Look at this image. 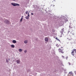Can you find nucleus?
I'll list each match as a JSON object with an SVG mask.
<instances>
[{
    "label": "nucleus",
    "instance_id": "18",
    "mask_svg": "<svg viewBox=\"0 0 76 76\" xmlns=\"http://www.w3.org/2000/svg\"><path fill=\"white\" fill-rule=\"evenodd\" d=\"M26 52H27V50H25V51H24V53H26Z\"/></svg>",
    "mask_w": 76,
    "mask_h": 76
},
{
    "label": "nucleus",
    "instance_id": "16",
    "mask_svg": "<svg viewBox=\"0 0 76 76\" xmlns=\"http://www.w3.org/2000/svg\"><path fill=\"white\" fill-rule=\"evenodd\" d=\"M22 20H23V18H22L20 20V22H22Z\"/></svg>",
    "mask_w": 76,
    "mask_h": 76
},
{
    "label": "nucleus",
    "instance_id": "6",
    "mask_svg": "<svg viewBox=\"0 0 76 76\" xmlns=\"http://www.w3.org/2000/svg\"><path fill=\"white\" fill-rule=\"evenodd\" d=\"M45 41H46V42H47L48 41V38L47 37H46L45 39Z\"/></svg>",
    "mask_w": 76,
    "mask_h": 76
},
{
    "label": "nucleus",
    "instance_id": "3",
    "mask_svg": "<svg viewBox=\"0 0 76 76\" xmlns=\"http://www.w3.org/2000/svg\"><path fill=\"white\" fill-rule=\"evenodd\" d=\"M59 51V53H62V54H63L64 53V52L63 51V49H61L60 48H59L58 50Z\"/></svg>",
    "mask_w": 76,
    "mask_h": 76
},
{
    "label": "nucleus",
    "instance_id": "20",
    "mask_svg": "<svg viewBox=\"0 0 76 76\" xmlns=\"http://www.w3.org/2000/svg\"><path fill=\"white\" fill-rule=\"evenodd\" d=\"M28 17H29V15H28L27 16Z\"/></svg>",
    "mask_w": 76,
    "mask_h": 76
},
{
    "label": "nucleus",
    "instance_id": "1",
    "mask_svg": "<svg viewBox=\"0 0 76 76\" xmlns=\"http://www.w3.org/2000/svg\"><path fill=\"white\" fill-rule=\"evenodd\" d=\"M74 53H76V49H74L73 50V51H72V52H71V54L73 56H74V55H75V54H74Z\"/></svg>",
    "mask_w": 76,
    "mask_h": 76
},
{
    "label": "nucleus",
    "instance_id": "27",
    "mask_svg": "<svg viewBox=\"0 0 76 76\" xmlns=\"http://www.w3.org/2000/svg\"><path fill=\"white\" fill-rule=\"evenodd\" d=\"M23 16H22V18H23Z\"/></svg>",
    "mask_w": 76,
    "mask_h": 76
},
{
    "label": "nucleus",
    "instance_id": "26",
    "mask_svg": "<svg viewBox=\"0 0 76 76\" xmlns=\"http://www.w3.org/2000/svg\"><path fill=\"white\" fill-rule=\"evenodd\" d=\"M62 57H63V58H64V56H62Z\"/></svg>",
    "mask_w": 76,
    "mask_h": 76
},
{
    "label": "nucleus",
    "instance_id": "29",
    "mask_svg": "<svg viewBox=\"0 0 76 76\" xmlns=\"http://www.w3.org/2000/svg\"><path fill=\"white\" fill-rule=\"evenodd\" d=\"M8 60H10V59H9Z\"/></svg>",
    "mask_w": 76,
    "mask_h": 76
},
{
    "label": "nucleus",
    "instance_id": "15",
    "mask_svg": "<svg viewBox=\"0 0 76 76\" xmlns=\"http://www.w3.org/2000/svg\"><path fill=\"white\" fill-rule=\"evenodd\" d=\"M28 11H26V14H28Z\"/></svg>",
    "mask_w": 76,
    "mask_h": 76
},
{
    "label": "nucleus",
    "instance_id": "23",
    "mask_svg": "<svg viewBox=\"0 0 76 76\" xmlns=\"http://www.w3.org/2000/svg\"><path fill=\"white\" fill-rule=\"evenodd\" d=\"M29 12L28 13V15H29Z\"/></svg>",
    "mask_w": 76,
    "mask_h": 76
},
{
    "label": "nucleus",
    "instance_id": "28",
    "mask_svg": "<svg viewBox=\"0 0 76 76\" xmlns=\"http://www.w3.org/2000/svg\"><path fill=\"white\" fill-rule=\"evenodd\" d=\"M61 48H63V47H61Z\"/></svg>",
    "mask_w": 76,
    "mask_h": 76
},
{
    "label": "nucleus",
    "instance_id": "2",
    "mask_svg": "<svg viewBox=\"0 0 76 76\" xmlns=\"http://www.w3.org/2000/svg\"><path fill=\"white\" fill-rule=\"evenodd\" d=\"M11 4L12 6H20V5L18 4H16V3H12Z\"/></svg>",
    "mask_w": 76,
    "mask_h": 76
},
{
    "label": "nucleus",
    "instance_id": "13",
    "mask_svg": "<svg viewBox=\"0 0 76 76\" xmlns=\"http://www.w3.org/2000/svg\"><path fill=\"white\" fill-rule=\"evenodd\" d=\"M19 51L20 52H22V50L21 49H19Z\"/></svg>",
    "mask_w": 76,
    "mask_h": 76
},
{
    "label": "nucleus",
    "instance_id": "7",
    "mask_svg": "<svg viewBox=\"0 0 76 76\" xmlns=\"http://www.w3.org/2000/svg\"><path fill=\"white\" fill-rule=\"evenodd\" d=\"M20 62V60H17V63H18V64H19Z\"/></svg>",
    "mask_w": 76,
    "mask_h": 76
},
{
    "label": "nucleus",
    "instance_id": "22",
    "mask_svg": "<svg viewBox=\"0 0 76 76\" xmlns=\"http://www.w3.org/2000/svg\"><path fill=\"white\" fill-rule=\"evenodd\" d=\"M66 58L67 59V58H68V57H67Z\"/></svg>",
    "mask_w": 76,
    "mask_h": 76
},
{
    "label": "nucleus",
    "instance_id": "8",
    "mask_svg": "<svg viewBox=\"0 0 76 76\" xmlns=\"http://www.w3.org/2000/svg\"><path fill=\"white\" fill-rule=\"evenodd\" d=\"M12 42L14 44H15V43H16V41L15 40H13L12 41Z\"/></svg>",
    "mask_w": 76,
    "mask_h": 76
},
{
    "label": "nucleus",
    "instance_id": "5",
    "mask_svg": "<svg viewBox=\"0 0 76 76\" xmlns=\"http://www.w3.org/2000/svg\"><path fill=\"white\" fill-rule=\"evenodd\" d=\"M69 73L70 74V76H73V72H69Z\"/></svg>",
    "mask_w": 76,
    "mask_h": 76
},
{
    "label": "nucleus",
    "instance_id": "9",
    "mask_svg": "<svg viewBox=\"0 0 76 76\" xmlns=\"http://www.w3.org/2000/svg\"><path fill=\"white\" fill-rule=\"evenodd\" d=\"M24 43L25 44H27L28 43V40H26L24 41Z\"/></svg>",
    "mask_w": 76,
    "mask_h": 76
},
{
    "label": "nucleus",
    "instance_id": "4",
    "mask_svg": "<svg viewBox=\"0 0 76 76\" xmlns=\"http://www.w3.org/2000/svg\"><path fill=\"white\" fill-rule=\"evenodd\" d=\"M67 40L68 41H72V38L71 37H69L68 38H67Z\"/></svg>",
    "mask_w": 76,
    "mask_h": 76
},
{
    "label": "nucleus",
    "instance_id": "11",
    "mask_svg": "<svg viewBox=\"0 0 76 76\" xmlns=\"http://www.w3.org/2000/svg\"><path fill=\"white\" fill-rule=\"evenodd\" d=\"M63 32H64V28L62 29L61 30V32L63 33Z\"/></svg>",
    "mask_w": 76,
    "mask_h": 76
},
{
    "label": "nucleus",
    "instance_id": "14",
    "mask_svg": "<svg viewBox=\"0 0 76 76\" xmlns=\"http://www.w3.org/2000/svg\"><path fill=\"white\" fill-rule=\"evenodd\" d=\"M56 39H57V40L58 41H60V40L58 39V38H57V37H56Z\"/></svg>",
    "mask_w": 76,
    "mask_h": 76
},
{
    "label": "nucleus",
    "instance_id": "24",
    "mask_svg": "<svg viewBox=\"0 0 76 76\" xmlns=\"http://www.w3.org/2000/svg\"><path fill=\"white\" fill-rule=\"evenodd\" d=\"M75 74H76V71L75 72Z\"/></svg>",
    "mask_w": 76,
    "mask_h": 76
},
{
    "label": "nucleus",
    "instance_id": "10",
    "mask_svg": "<svg viewBox=\"0 0 76 76\" xmlns=\"http://www.w3.org/2000/svg\"><path fill=\"white\" fill-rule=\"evenodd\" d=\"M26 19H29V17H28V16H27L26 17H25Z\"/></svg>",
    "mask_w": 76,
    "mask_h": 76
},
{
    "label": "nucleus",
    "instance_id": "12",
    "mask_svg": "<svg viewBox=\"0 0 76 76\" xmlns=\"http://www.w3.org/2000/svg\"><path fill=\"white\" fill-rule=\"evenodd\" d=\"M11 47L12 48H15V45H11Z\"/></svg>",
    "mask_w": 76,
    "mask_h": 76
},
{
    "label": "nucleus",
    "instance_id": "19",
    "mask_svg": "<svg viewBox=\"0 0 76 76\" xmlns=\"http://www.w3.org/2000/svg\"><path fill=\"white\" fill-rule=\"evenodd\" d=\"M6 62H7V63H8V62H9V61H8V60L7 59L6 61Z\"/></svg>",
    "mask_w": 76,
    "mask_h": 76
},
{
    "label": "nucleus",
    "instance_id": "17",
    "mask_svg": "<svg viewBox=\"0 0 76 76\" xmlns=\"http://www.w3.org/2000/svg\"><path fill=\"white\" fill-rule=\"evenodd\" d=\"M69 35L70 36H72V34L70 33V34H69Z\"/></svg>",
    "mask_w": 76,
    "mask_h": 76
},
{
    "label": "nucleus",
    "instance_id": "21",
    "mask_svg": "<svg viewBox=\"0 0 76 76\" xmlns=\"http://www.w3.org/2000/svg\"><path fill=\"white\" fill-rule=\"evenodd\" d=\"M31 15H33V13H31Z\"/></svg>",
    "mask_w": 76,
    "mask_h": 76
},
{
    "label": "nucleus",
    "instance_id": "25",
    "mask_svg": "<svg viewBox=\"0 0 76 76\" xmlns=\"http://www.w3.org/2000/svg\"><path fill=\"white\" fill-rule=\"evenodd\" d=\"M57 47H59V46H58V45H57Z\"/></svg>",
    "mask_w": 76,
    "mask_h": 76
}]
</instances>
